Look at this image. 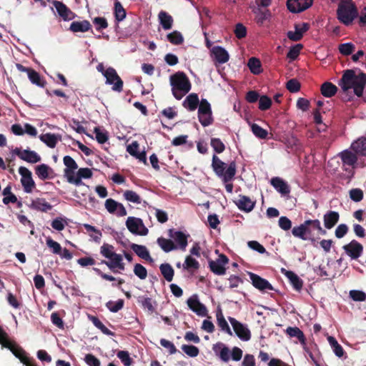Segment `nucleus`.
Returning a JSON list of instances; mask_svg holds the SVG:
<instances>
[{
    "label": "nucleus",
    "instance_id": "19",
    "mask_svg": "<svg viewBox=\"0 0 366 366\" xmlns=\"http://www.w3.org/2000/svg\"><path fill=\"white\" fill-rule=\"evenodd\" d=\"M92 172L89 168H80L76 175H74L73 177H70V184H74L76 186H80L83 184L81 181L82 179H89L92 177Z\"/></svg>",
    "mask_w": 366,
    "mask_h": 366
},
{
    "label": "nucleus",
    "instance_id": "32",
    "mask_svg": "<svg viewBox=\"0 0 366 366\" xmlns=\"http://www.w3.org/2000/svg\"><path fill=\"white\" fill-rule=\"evenodd\" d=\"M92 25L87 20H83L80 21H73L70 24V30L73 32H86L90 30Z\"/></svg>",
    "mask_w": 366,
    "mask_h": 366
},
{
    "label": "nucleus",
    "instance_id": "18",
    "mask_svg": "<svg viewBox=\"0 0 366 366\" xmlns=\"http://www.w3.org/2000/svg\"><path fill=\"white\" fill-rule=\"evenodd\" d=\"M63 162L65 165V169L64 170V177L66 178L67 182H70V177H73L76 174V170L78 168V165L75 160L70 156H65L63 158Z\"/></svg>",
    "mask_w": 366,
    "mask_h": 366
},
{
    "label": "nucleus",
    "instance_id": "60",
    "mask_svg": "<svg viewBox=\"0 0 366 366\" xmlns=\"http://www.w3.org/2000/svg\"><path fill=\"white\" fill-rule=\"evenodd\" d=\"M349 295L350 297L355 302H363L366 300V294L361 290H350Z\"/></svg>",
    "mask_w": 366,
    "mask_h": 366
},
{
    "label": "nucleus",
    "instance_id": "16",
    "mask_svg": "<svg viewBox=\"0 0 366 366\" xmlns=\"http://www.w3.org/2000/svg\"><path fill=\"white\" fill-rule=\"evenodd\" d=\"M187 305L190 310L194 312L197 315L202 317L207 315V310L204 305L199 301L197 295H192L187 301Z\"/></svg>",
    "mask_w": 366,
    "mask_h": 366
},
{
    "label": "nucleus",
    "instance_id": "57",
    "mask_svg": "<svg viewBox=\"0 0 366 366\" xmlns=\"http://www.w3.org/2000/svg\"><path fill=\"white\" fill-rule=\"evenodd\" d=\"M117 356L124 366H131L132 365L133 360L127 351L120 350L117 352Z\"/></svg>",
    "mask_w": 366,
    "mask_h": 366
},
{
    "label": "nucleus",
    "instance_id": "46",
    "mask_svg": "<svg viewBox=\"0 0 366 366\" xmlns=\"http://www.w3.org/2000/svg\"><path fill=\"white\" fill-rule=\"evenodd\" d=\"M251 130L254 135L259 139H265L267 137L268 132L259 126L257 124L252 123L250 125Z\"/></svg>",
    "mask_w": 366,
    "mask_h": 366
},
{
    "label": "nucleus",
    "instance_id": "33",
    "mask_svg": "<svg viewBox=\"0 0 366 366\" xmlns=\"http://www.w3.org/2000/svg\"><path fill=\"white\" fill-rule=\"evenodd\" d=\"M130 247L135 252V254L140 258L147 261L152 260L149 254V252L145 246L132 243L130 245Z\"/></svg>",
    "mask_w": 366,
    "mask_h": 366
},
{
    "label": "nucleus",
    "instance_id": "8",
    "mask_svg": "<svg viewBox=\"0 0 366 366\" xmlns=\"http://www.w3.org/2000/svg\"><path fill=\"white\" fill-rule=\"evenodd\" d=\"M235 335L244 342H247L251 339L252 334L248 326L236 320L234 317H228Z\"/></svg>",
    "mask_w": 366,
    "mask_h": 366
},
{
    "label": "nucleus",
    "instance_id": "14",
    "mask_svg": "<svg viewBox=\"0 0 366 366\" xmlns=\"http://www.w3.org/2000/svg\"><path fill=\"white\" fill-rule=\"evenodd\" d=\"M313 0H287V6L290 11L299 13L310 8Z\"/></svg>",
    "mask_w": 366,
    "mask_h": 366
},
{
    "label": "nucleus",
    "instance_id": "36",
    "mask_svg": "<svg viewBox=\"0 0 366 366\" xmlns=\"http://www.w3.org/2000/svg\"><path fill=\"white\" fill-rule=\"evenodd\" d=\"M157 242L161 249L165 252H169L177 249V246L170 239H166L160 237L157 239Z\"/></svg>",
    "mask_w": 366,
    "mask_h": 366
},
{
    "label": "nucleus",
    "instance_id": "53",
    "mask_svg": "<svg viewBox=\"0 0 366 366\" xmlns=\"http://www.w3.org/2000/svg\"><path fill=\"white\" fill-rule=\"evenodd\" d=\"M302 48H303V46L301 44H296V45L290 47V49L287 54V57L288 59H290V61L295 60L300 55V51Z\"/></svg>",
    "mask_w": 366,
    "mask_h": 366
},
{
    "label": "nucleus",
    "instance_id": "41",
    "mask_svg": "<svg viewBox=\"0 0 366 366\" xmlns=\"http://www.w3.org/2000/svg\"><path fill=\"white\" fill-rule=\"evenodd\" d=\"M247 66L253 74H259L262 71L261 61L256 57L249 59Z\"/></svg>",
    "mask_w": 366,
    "mask_h": 366
},
{
    "label": "nucleus",
    "instance_id": "11",
    "mask_svg": "<svg viewBox=\"0 0 366 366\" xmlns=\"http://www.w3.org/2000/svg\"><path fill=\"white\" fill-rule=\"evenodd\" d=\"M19 173L21 176V183L24 187V190L26 193L32 192L36 184L32 179L31 172L24 167H20L19 168Z\"/></svg>",
    "mask_w": 366,
    "mask_h": 366
},
{
    "label": "nucleus",
    "instance_id": "52",
    "mask_svg": "<svg viewBox=\"0 0 366 366\" xmlns=\"http://www.w3.org/2000/svg\"><path fill=\"white\" fill-rule=\"evenodd\" d=\"M92 321L93 324L97 327L99 330L102 331V333L107 335H114V333L109 330L102 322V321L97 317H92Z\"/></svg>",
    "mask_w": 366,
    "mask_h": 366
},
{
    "label": "nucleus",
    "instance_id": "49",
    "mask_svg": "<svg viewBox=\"0 0 366 366\" xmlns=\"http://www.w3.org/2000/svg\"><path fill=\"white\" fill-rule=\"evenodd\" d=\"M114 16L117 21H121L126 17V11L119 1L114 4Z\"/></svg>",
    "mask_w": 366,
    "mask_h": 366
},
{
    "label": "nucleus",
    "instance_id": "42",
    "mask_svg": "<svg viewBox=\"0 0 366 366\" xmlns=\"http://www.w3.org/2000/svg\"><path fill=\"white\" fill-rule=\"evenodd\" d=\"M217 320L218 326L221 328L222 331H224L230 336L233 335L221 310L217 312Z\"/></svg>",
    "mask_w": 366,
    "mask_h": 366
},
{
    "label": "nucleus",
    "instance_id": "58",
    "mask_svg": "<svg viewBox=\"0 0 366 366\" xmlns=\"http://www.w3.org/2000/svg\"><path fill=\"white\" fill-rule=\"evenodd\" d=\"M255 13L257 22L260 24H262L271 15L270 11L268 9L262 10L258 9Z\"/></svg>",
    "mask_w": 366,
    "mask_h": 366
},
{
    "label": "nucleus",
    "instance_id": "27",
    "mask_svg": "<svg viewBox=\"0 0 366 366\" xmlns=\"http://www.w3.org/2000/svg\"><path fill=\"white\" fill-rule=\"evenodd\" d=\"M29 207L33 209L46 212L52 209V205L47 202L44 198H36L32 200Z\"/></svg>",
    "mask_w": 366,
    "mask_h": 366
},
{
    "label": "nucleus",
    "instance_id": "17",
    "mask_svg": "<svg viewBox=\"0 0 366 366\" xmlns=\"http://www.w3.org/2000/svg\"><path fill=\"white\" fill-rule=\"evenodd\" d=\"M249 276L252 285L259 290H274V287L267 280L252 272H249Z\"/></svg>",
    "mask_w": 366,
    "mask_h": 366
},
{
    "label": "nucleus",
    "instance_id": "9",
    "mask_svg": "<svg viewBox=\"0 0 366 366\" xmlns=\"http://www.w3.org/2000/svg\"><path fill=\"white\" fill-rule=\"evenodd\" d=\"M106 84L112 85V89L114 92H122L123 91L124 82L113 67H108L105 71Z\"/></svg>",
    "mask_w": 366,
    "mask_h": 366
},
{
    "label": "nucleus",
    "instance_id": "24",
    "mask_svg": "<svg viewBox=\"0 0 366 366\" xmlns=\"http://www.w3.org/2000/svg\"><path fill=\"white\" fill-rule=\"evenodd\" d=\"M35 172L39 178L41 180L50 179L54 177V172L47 164H41L35 168Z\"/></svg>",
    "mask_w": 366,
    "mask_h": 366
},
{
    "label": "nucleus",
    "instance_id": "40",
    "mask_svg": "<svg viewBox=\"0 0 366 366\" xmlns=\"http://www.w3.org/2000/svg\"><path fill=\"white\" fill-rule=\"evenodd\" d=\"M39 139L50 148H54L58 142L56 135L51 133L41 134Z\"/></svg>",
    "mask_w": 366,
    "mask_h": 366
},
{
    "label": "nucleus",
    "instance_id": "1",
    "mask_svg": "<svg viewBox=\"0 0 366 366\" xmlns=\"http://www.w3.org/2000/svg\"><path fill=\"white\" fill-rule=\"evenodd\" d=\"M365 84L366 74L361 72L357 75L352 69L345 70L338 82L343 92L346 93L352 89L354 94L358 97L362 96Z\"/></svg>",
    "mask_w": 366,
    "mask_h": 366
},
{
    "label": "nucleus",
    "instance_id": "35",
    "mask_svg": "<svg viewBox=\"0 0 366 366\" xmlns=\"http://www.w3.org/2000/svg\"><path fill=\"white\" fill-rule=\"evenodd\" d=\"M285 274L295 290L300 291L302 290L303 282L294 272L286 271Z\"/></svg>",
    "mask_w": 366,
    "mask_h": 366
},
{
    "label": "nucleus",
    "instance_id": "64",
    "mask_svg": "<svg viewBox=\"0 0 366 366\" xmlns=\"http://www.w3.org/2000/svg\"><path fill=\"white\" fill-rule=\"evenodd\" d=\"M272 100L267 96H262L259 99V109L262 111H266L270 108Z\"/></svg>",
    "mask_w": 366,
    "mask_h": 366
},
{
    "label": "nucleus",
    "instance_id": "30",
    "mask_svg": "<svg viewBox=\"0 0 366 366\" xmlns=\"http://www.w3.org/2000/svg\"><path fill=\"white\" fill-rule=\"evenodd\" d=\"M158 19L160 25L164 30H169L172 28L174 19L167 11H159Z\"/></svg>",
    "mask_w": 366,
    "mask_h": 366
},
{
    "label": "nucleus",
    "instance_id": "7",
    "mask_svg": "<svg viewBox=\"0 0 366 366\" xmlns=\"http://www.w3.org/2000/svg\"><path fill=\"white\" fill-rule=\"evenodd\" d=\"M198 119L203 127L209 126L213 123L211 105L205 99L200 102L198 109Z\"/></svg>",
    "mask_w": 366,
    "mask_h": 366
},
{
    "label": "nucleus",
    "instance_id": "63",
    "mask_svg": "<svg viewBox=\"0 0 366 366\" xmlns=\"http://www.w3.org/2000/svg\"><path fill=\"white\" fill-rule=\"evenodd\" d=\"M301 87L300 83L296 79H290L286 84V88L292 93H295L300 91Z\"/></svg>",
    "mask_w": 366,
    "mask_h": 366
},
{
    "label": "nucleus",
    "instance_id": "20",
    "mask_svg": "<svg viewBox=\"0 0 366 366\" xmlns=\"http://www.w3.org/2000/svg\"><path fill=\"white\" fill-rule=\"evenodd\" d=\"M9 347L6 348L9 349L16 357L19 359L24 365L26 364L30 360V358L26 356V352L24 349L15 342L12 341L9 345Z\"/></svg>",
    "mask_w": 366,
    "mask_h": 366
},
{
    "label": "nucleus",
    "instance_id": "5",
    "mask_svg": "<svg viewBox=\"0 0 366 366\" xmlns=\"http://www.w3.org/2000/svg\"><path fill=\"white\" fill-rule=\"evenodd\" d=\"M212 167L215 174L222 178L224 183L232 181L236 174L235 162H231L225 170L226 164L215 154L212 157Z\"/></svg>",
    "mask_w": 366,
    "mask_h": 366
},
{
    "label": "nucleus",
    "instance_id": "6",
    "mask_svg": "<svg viewBox=\"0 0 366 366\" xmlns=\"http://www.w3.org/2000/svg\"><path fill=\"white\" fill-rule=\"evenodd\" d=\"M358 12L353 4L341 2L337 10V19L345 25L350 24L357 16Z\"/></svg>",
    "mask_w": 366,
    "mask_h": 366
},
{
    "label": "nucleus",
    "instance_id": "61",
    "mask_svg": "<svg viewBox=\"0 0 366 366\" xmlns=\"http://www.w3.org/2000/svg\"><path fill=\"white\" fill-rule=\"evenodd\" d=\"M355 46L352 43H345L339 45L340 52L345 56L351 54L355 51Z\"/></svg>",
    "mask_w": 366,
    "mask_h": 366
},
{
    "label": "nucleus",
    "instance_id": "26",
    "mask_svg": "<svg viewBox=\"0 0 366 366\" xmlns=\"http://www.w3.org/2000/svg\"><path fill=\"white\" fill-rule=\"evenodd\" d=\"M236 204L240 210L249 212L254 209L255 202L252 201L247 196L240 195Z\"/></svg>",
    "mask_w": 366,
    "mask_h": 366
},
{
    "label": "nucleus",
    "instance_id": "55",
    "mask_svg": "<svg viewBox=\"0 0 366 366\" xmlns=\"http://www.w3.org/2000/svg\"><path fill=\"white\" fill-rule=\"evenodd\" d=\"M211 147L216 153H222L225 149V145L219 138H212L210 142Z\"/></svg>",
    "mask_w": 366,
    "mask_h": 366
},
{
    "label": "nucleus",
    "instance_id": "15",
    "mask_svg": "<svg viewBox=\"0 0 366 366\" xmlns=\"http://www.w3.org/2000/svg\"><path fill=\"white\" fill-rule=\"evenodd\" d=\"M169 236L174 240L176 245L177 246V249L185 251L188 244L189 234H186L181 231H174V229H169Z\"/></svg>",
    "mask_w": 366,
    "mask_h": 366
},
{
    "label": "nucleus",
    "instance_id": "29",
    "mask_svg": "<svg viewBox=\"0 0 366 366\" xmlns=\"http://www.w3.org/2000/svg\"><path fill=\"white\" fill-rule=\"evenodd\" d=\"M216 61L219 64H224L228 61L229 56L228 52L223 47L215 46L212 49Z\"/></svg>",
    "mask_w": 366,
    "mask_h": 366
},
{
    "label": "nucleus",
    "instance_id": "43",
    "mask_svg": "<svg viewBox=\"0 0 366 366\" xmlns=\"http://www.w3.org/2000/svg\"><path fill=\"white\" fill-rule=\"evenodd\" d=\"M29 71L27 74L31 82L39 86L44 87L46 81L41 79L40 74L33 69Z\"/></svg>",
    "mask_w": 366,
    "mask_h": 366
},
{
    "label": "nucleus",
    "instance_id": "25",
    "mask_svg": "<svg viewBox=\"0 0 366 366\" xmlns=\"http://www.w3.org/2000/svg\"><path fill=\"white\" fill-rule=\"evenodd\" d=\"M340 219V214L335 211H328L323 216L325 228L330 229L335 226Z\"/></svg>",
    "mask_w": 366,
    "mask_h": 366
},
{
    "label": "nucleus",
    "instance_id": "56",
    "mask_svg": "<svg viewBox=\"0 0 366 366\" xmlns=\"http://www.w3.org/2000/svg\"><path fill=\"white\" fill-rule=\"evenodd\" d=\"M124 197L126 200L135 203V204H140L141 203V198L134 191L132 190H126L124 192Z\"/></svg>",
    "mask_w": 366,
    "mask_h": 366
},
{
    "label": "nucleus",
    "instance_id": "48",
    "mask_svg": "<svg viewBox=\"0 0 366 366\" xmlns=\"http://www.w3.org/2000/svg\"><path fill=\"white\" fill-rule=\"evenodd\" d=\"M138 302L141 304L143 308L147 309L150 313L154 312L155 307L153 305V301L152 298L142 296L139 297Z\"/></svg>",
    "mask_w": 366,
    "mask_h": 366
},
{
    "label": "nucleus",
    "instance_id": "4",
    "mask_svg": "<svg viewBox=\"0 0 366 366\" xmlns=\"http://www.w3.org/2000/svg\"><path fill=\"white\" fill-rule=\"evenodd\" d=\"M100 254L109 259V261L102 260V264H105L112 271L115 272L114 269L118 268L121 270L124 269L123 257L121 254L114 252L113 245L108 243H104L100 247Z\"/></svg>",
    "mask_w": 366,
    "mask_h": 366
},
{
    "label": "nucleus",
    "instance_id": "62",
    "mask_svg": "<svg viewBox=\"0 0 366 366\" xmlns=\"http://www.w3.org/2000/svg\"><path fill=\"white\" fill-rule=\"evenodd\" d=\"M134 273L141 280H145L147 277V269L141 264L137 263L134 267Z\"/></svg>",
    "mask_w": 366,
    "mask_h": 366
},
{
    "label": "nucleus",
    "instance_id": "50",
    "mask_svg": "<svg viewBox=\"0 0 366 366\" xmlns=\"http://www.w3.org/2000/svg\"><path fill=\"white\" fill-rule=\"evenodd\" d=\"M124 305V300L119 299L117 302L109 301L107 302L106 306L112 312H117L123 308Z\"/></svg>",
    "mask_w": 366,
    "mask_h": 366
},
{
    "label": "nucleus",
    "instance_id": "45",
    "mask_svg": "<svg viewBox=\"0 0 366 366\" xmlns=\"http://www.w3.org/2000/svg\"><path fill=\"white\" fill-rule=\"evenodd\" d=\"M327 340L335 354L337 357H342L344 355V350L342 347L338 343L334 337L330 336L328 337Z\"/></svg>",
    "mask_w": 366,
    "mask_h": 366
},
{
    "label": "nucleus",
    "instance_id": "59",
    "mask_svg": "<svg viewBox=\"0 0 366 366\" xmlns=\"http://www.w3.org/2000/svg\"><path fill=\"white\" fill-rule=\"evenodd\" d=\"M46 243L48 247L52 249L54 254H61L62 249L59 243L53 240L51 237L46 239Z\"/></svg>",
    "mask_w": 366,
    "mask_h": 366
},
{
    "label": "nucleus",
    "instance_id": "10",
    "mask_svg": "<svg viewBox=\"0 0 366 366\" xmlns=\"http://www.w3.org/2000/svg\"><path fill=\"white\" fill-rule=\"evenodd\" d=\"M126 226L129 232L134 234L146 235L149 232L139 218L129 217L126 221Z\"/></svg>",
    "mask_w": 366,
    "mask_h": 366
},
{
    "label": "nucleus",
    "instance_id": "21",
    "mask_svg": "<svg viewBox=\"0 0 366 366\" xmlns=\"http://www.w3.org/2000/svg\"><path fill=\"white\" fill-rule=\"evenodd\" d=\"M357 154L348 149L341 152L338 156L340 157L344 166L354 167L357 162Z\"/></svg>",
    "mask_w": 366,
    "mask_h": 366
},
{
    "label": "nucleus",
    "instance_id": "44",
    "mask_svg": "<svg viewBox=\"0 0 366 366\" xmlns=\"http://www.w3.org/2000/svg\"><path fill=\"white\" fill-rule=\"evenodd\" d=\"M209 267L210 270L217 275H223L226 272V268L224 265L218 262L217 260H211L209 262Z\"/></svg>",
    "mask_w": 366,
    "mask_h": 366
},
{
    "label": "nucleus",
    "instance_id": "2",
    "mask_svg": "<svg viewBox=\"0 0 366 366\" xmlns=\"http://www.w3.org/2000/svg\"><path fill=\"white\" fill-rule=\"evenodd\" d=\"M317 229L321 234H326L327 232L321 227L319 219H307L297 227H295L292 229V234L294 237L300 238L302 240H310L312 242H315V239L310 237L312 232Z\"/></svg>",
    "mask_w": 366,
    "mask_h": 366
},
{
    "label": "nucleus",
    "instance_id": "39",
    "mask_svg": "<svg viewBox=\"0 0 366 366\" xmlns=\"http://www.w3.org/2000/svg\"><path fill=\"white\" fill-rule=\"evenodd\" d=\"M161 274L167 282H172L174 275V270L169 263H163L159 266Z\"/></svg>",
    "mask_w": 366,
    "mask_h": 366
},
{
    "label": "nucleus",
    "instance_id": "22",
    "mask_svg": "<svg viewBox=\"0 0 366 366\" xmlns=\"http://www.w3.org/2000/svg\"><path fill=\"white\" fill-rule=\"evenodd\" d=\"M213 350L215 354L224 362H229L230 359V350L222 342H217L213 345Z\"/></svg>",
    "mask_w": 366,
    "mask_h": 366
},
{
    "label": "nucleus",
    "instance_id": "54",
    "mask_svg": "<svg viewBox=\"0 0 366 366\" xmlns=\"http://www.w3.org/2000/svg\"><path fill=\"white\" fill-rule=\"evenodd\" d=\"M184 269L189 270L191 269H197L199 267V263L194 258L191 256H187L184 263L183 264Z\"/></svg>",
    "mask_w": 366,
    "mask_h": 366
},
{
    "label": "nucleus",
    "instance_id": "47",
    "mask_svg": "<svg viewBox=\"0 0 366 366\" xmlns=\"http://www.w3.org/2000/svg\"><path fill=\"white\" fill-rule=\"evenodd\" d=\"M167 40L174 45L182 44L184 41L182 34L178 31H174L167 36Z\"/></svg>",
    "mask_w": 366,
    "mask_h": 366
},
{
    "label": "nucleus",
    "instance_id": "34",
    "mask_svg": "<svg viewBox=\"0 0 366 366\" xmlns=\"http://www.w3.org/2000/svg\"><path fill=\"white\" fill-rule=\"evenodd\" d=\"M351 149L358 155L366 156V137H361L354 142Z\"/></svg>",
    "mask_w": 366,
    "mask_h": 366
},
{
    "label": "nucleus",
    "instance_id": "37",
    "mask_svg": "<svg viewBox=\"0 0 366 366\" xmlns=\"http://www.w3.org/2000/svg\"><path fill=\"white\" fill-rule=\"evenodd\" d=\"M321 94L327 98L333 97L337 92V87L331 82L326 81L321 86Z\"/></svg>",
    "mask_w": 366,
    "mask_h": 366
},
{
    "label": "nucleus",
    "instance_id": "51",
    "mask_svg": "<svg viewBox=\"0 0 366 366\" xmlns=\"http://www.w3.org/2000/svg\"><path fill=\"white\" fill-rule=\"evenodd\" d=\"M181 349L186 355L191 357H196L199 353V348L194 345H182Z\"/></svg>",
    "mask_w": 366,
    "mask_h": 366
},
{
    "label": "nucleus",
    "instance_id": "13",
    "mask_svg": "<svg viewBox=\"0 0 366 366\" xmlns=\"http://www.w3.org/2000/svg\"><path fill=\"white\" fill-rule=\"evenodd\" d=\"M342 249L352 259H358L363 252V246L355 239L352 240L349 244L344 245Z\"/></svg>",
    "mask_w": 366,
    "mask_h": 366
},
{
    "label": "nucleus",
    "instance_id": "3",
    "mask_svg": "<svg viewBox=\"0 0 366 366\" xmlns=\"http://www.w3.org/2000/svg\"><path fill=\"white\" fill-rule=\"evenodd\" d=\"M173 96L180 100L192 88L191 82L184 71H177L169 77Z\"/></svg>",
    "mask_w": 366,
    "mask_h": 366
},
{
    "label": "nucleus",
    "instance_id": "38",
    "mask_svg": "<svg viewBox=\"0 0 366 366\" xmlns=\"http://www.w3.org/2000/svg\"><path fill=\"white\" fill-rule=\"evenodd\" d=\"M286 332L292 337H297L302 345H305L306 338L303 332L297 327H289L286 330Z\"/></svg>",
    "mask_w": 366,
    "mask_h": 366
},
{
    "label": "nucleus",
    "instance_id": "28",
    "mask_svg": "<svg viewBox=\"0 0 366 366\" xmlns=\"http://www.w3.org/2000/svg\"><path fill=\"white\" fill-rule=\"evenodd\" d=\"M200 102L199 97L196 93L189 94L182 103L184 108L189 111H194L198 106H199Z\"/></svg>",
    "mask_w": 366,
    "mask_h": 366
},
{
    "label": "nucleus",
    "instance_id": "23",
    "mask_svg": "<svg viewBox=\"0 0 366 366\" xmlns=\"http://www.w3.org/2000/svg\"><path fill=\"white\" fill-rule=\"evenodd\" d=\"M271 184L282 196L288 195L290 192V186L280 177H273L271 179Z\"/></svg>",
    "mask_w": 366,
    "mask_h": 366
},
{
    "label": "nucleus",
    "instance_id": "12",
    "mask_svg": "<svg viewBox=\"0 0 366 366\" xmlns=\"http://www.w3.org/2000/svg\"><path fill=\"white\" fill-rule=\"evenodd\" d=\"M12 153L29 163L34 164L41 161V157L36 152L30 149L21 150V148L16 147Z\"/></svg>",
    "mask_w": 366,
    "mask_h": 366
},
{
    "label": "nucleus",
    "instance_id": "31",
    "mask_svg": "<svg viewBox=\"0 0 366 366\" xmlns=\"http://www.w3.org/2000/svg\"><path fill=\"white\" fill-rule=\"evenodd\" d=\"M53 5L56 8L59 15L64 19V20H69L71 19L70 15L72 14L71 11L62 2L54 0L53 1Z\"/></svg>",
    "mask_w": 366,
    "mask_h": 366
}]
</instances>
